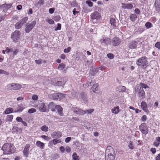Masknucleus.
I'll use <instances>...</instances> for the list:
<instances>
[{"label": "nucleus", "instance_id": "nucleus-1", "mask_svg": "<svg viewBox=\"0 0 160 160\" xmlns=\"http://www.w3.org/2000/svg\"><path fill=\"white\" fill-rule=\"evenodd\" d=\"M2 150L4 154H9L14 152V147L10 143H5L2 147Z\"/></svg>", "mask_w": 160, "mask_h": 160}, {"label": "nucleus", "instance_id": "nucleus-2", "mask_svg": "<svg viewBox=\"0 0 160 160\" xmlns=\"http://www.w3.org/2000/svg\"><path fill=\"white\" fill-rule=\"evenodd\" d=\"M21 33L19 30H15L12 32L11 36V38L12 41L16 43L18 41L21 37Z\"/></svg>", "mask_w": 160, "mask_h": 160}, {"label": "nucleus", "instance_id": "nucleus-3", "mask_svg": "<svg viewBox=\"0 0 160 160\" xmlns=\"http://www.w3.org/2000/svg\"><path fill=\"white\" fill-rule=\"evenodd\" d=\"M28 18L27 17H25L20 20L17 22L15 24V28L17 29H20L23 25L28 20Z\"/></svg>", "mask_w": 160, "mask_h": 160}, {"label": "nucleus", "instance_id": "nucleus-4", "mask_svg": "<svg viewBox=\"0 0 160 160\" xmlns=\"http://www.w3.org/2000/svg\"><path fill=\"white\" fill-rule=\"evenodd\" d=\"M136 63L139 66L143 68L146 67L148 64L146 58L145 57H142L138 58L137 61Z\"/></svg>", "mask_w": 160, "mask_h": 160}, {"label": "nucleus", "instance_id": "nucleus-5", "mask_svg": "<svg viewBox=\"0 0 160 160\" xmlns=\"http://www.w3.org/2000/svg\"><path fill=\"white\" fill-rule=\"evenodd\" d=\"M22 87V85L18 83H12L8 84L7 86V89L8 90H18Z\"/></svg>", "mask_w": 160, "mask_h": 160}, {"label": "nucleus", "instance_id": "nucleus-6", "mask_svg": "<svg viewBox=\"0 0 160 160\" xmlns=\"http://www.w3.org/2000/svg\"><path fill=\"white\" fill-rule=\"evenodd\" d=\"M36 24V22L34 20L30 23H27L25 26V31L26 33H28L33 28Z\"/></svg>", "mask_w": 160, "mask_h": 160}, {"label": "nucleus", "instance_id": "nucleus-7", "mask_svg": "<svg viewBox=\"0 0 160 160\" xmlns=\"http://www.w3.org/2000/svg\"><path fill=\"white\" fill-rule=\"evenodd\" d=\"M139 128L142 134L146 135L148 133L149 130L145 123L141 124L139 126Z\"/></svg>", "mask_w": 160, "mask_h": 160}, {"label": "nucleus", "instance_id": "nucleus-8", "mask_svg": "<svg viewBox=\"0 0 160 160\" xmlns=\"http://www.w3.org/2000/svg\"><path fill=\"white\" fill-rule=\"evenodd\" d=\"M12 4H4L0 6V10L3 12H6L7 10L9 9L12 6Z\"/></svg>", "mask_w": 160, "mask_h": 160}, {"label": "nucleus", "instance_id": "nucleus-9", "mask_svg": "<svg viewBox=\"0 0 160 160\" xmlns=\"http://www.w3.org/2000/svg\"><path fill=\"white\" fill-rule=\"evenodd\" d=\"M72 110L75 113L80 115H83L85 114L84 111L76 107H72Z\"/></svg>", "mask_w": 160, "mask_h": 160}, {"label": "nucleus", "instance_id": "nucleus-10", "mask_svg": "<svg viewBox=\"0 0 160 160\" xmlns=\"http://www.w3.org/2000/svg\"><path fill=\"white\" fill-rule=\"evenodd\" d=\"M121 42L120 39L117 37H115L112 39L111 43L112 44L113 46L115 47L119 45Z\"/></svg>", "mask_w": 160, "mask_h": 160}, {"label": "nucleus", "instance_id": "nucleus-11", "mask_svg": "<svg viewBox=\"0 0 160 160\" xmlns=\"http://www.w3.org/2000/svg\"><path fill=\"white\" fill-rule=\"evenodd\" d=\"M38 108L41 112H47L48 111V109L44 102H42L39 104Z\"/></svg>", "mask_w": 160, "mask_h": 160}, {"label": "nucleus", "instance_id": "nucleus-12", "mask_svg": "<svg viewBox=\"0 0 160 160\" xmlns=\"http://www.w3.org/2000/svg\"><path fill=\"white\" fill-rule=\"evenodd\" d=\"M138 44V42L135 40L131 41L128 44V48L131 49H135Z\"/></svg>", "mask_w": 160, "mask_h": 160}, {"label": "nucleus", "instance_id": "nucleus-13", "mask_svg": "<svg viewBox=\"0 0 160 160\" xmlns=\"http://www.w3.org/2000/svg\"><path fill=\"white\" fill-rule=\"evenodd\" d=\"M90 16L91 19L93 20L99 19L101 17L100 14L97 11L94 12L92 13Z\"/></svg>", "mask_w": 160, "mask_h": 160}, {"label": "nucleus", "instance_id": "nucleus-14", "mask_svg": "<svg viewBox=\"0 0 160 160\" xmlns=\"http://www.w3.org/2000/svg\"><path fill=\"white\" fill-rule=\"evenodd\" d=\"M30 147V145L29 144H27L24 148L23 151V153L24 156L26 157H28V156Z\"/></svg>", "mask_w": 160, "mask_h": 160}, {"label": "nucleus", "instance_id": "nucleus-15", "mask_svg": "<svg viewBox=\"0 0 160 160\" xmlns=\"http://www.w3.org/2000/svg\"><path fill=\"white\" fill-rule=\"evenodd\" d=\"M106 155H112L114 153V151L113 148L111 146L107 147L105 151Z\"/></svg>", "mask_w": 160, "mask_h": 160}, {"label": "nucleus", "instance_id": "nucleus-16", "mask_svg": "<svg viewBox=\"0 0 160 160\" xmlns=\"http://www.w3.org/2000/svg\"><path fill=\"white\" fill-rule=\"evenodd\" d=\"M52 137L53 138H58L62 136V134L61 132H54L51 134Z\"/></svg>", "mask_w": 160, "mask_h": 160}, {"label": "nucleus", "instance_id": "nucleus-17", "mask_svg": "<svg viewBox=\"0 0 160 160\" xmlns=\"http://www.w3.org/2000/svg\"><path fill=\"white\" fill-rule=\"evenodd\" d=\"M53 92H52L51 93L48 95V97L52 99H58V96L57 93H53Z\"/></svg>", "mask_w": 160, "mask_h": 160}, {"label": "nucleus", "instance_id": "nucleus-18", "mask_svg": "<svg viewBox=\"0 0 160 160\" xmlns=\"http://www.w3.org/2000/svg\"><path fill=\"white\" fill-rule=\"evenodd\" d=\"M122 8L123 9H131L133 8V5L131 3H122Z\"/></svg>", "mask_w": 160, "mask_h": 160}, {"label": "nucleus", "instance_id": "nucleus-19", "mask_svg": "<svg viewBox=\"0 0 160 160\" xmlns=\"http://www.w3.org/2000/svg\"><path fill=\"white\" fill-rule=\"evenodd\" d=\"M100 42L101 43H103L106 44H110L111 42L110 38H103L101 39Z\"/></svg>", "mask_w": 160, "mask_h": 160}, {"label": "nucleus", "instance_id": "nucleus-20", "mask_svg": "<svg viewBox=\"0 0 160 160\" xmlns=\"http://www.w3.org/2000/svg\"><path fill=\"white\" fill-rule=\"evenodd\" d=\"M98 83H95L93 86L91 87V91H92L94 92L97 93L98 90Z\"/></svg>", "mask_w": 160, "mask_h": 160}, {"label": "nucleus", "instance_id": "nucleus-21", "mask_svg": "<svg viewBox=\"0 0 160 160\" xmlns=\"http://www.w3.org/2000/svg\"><path fill=\"white\" fill-rule=\"evenodd\" d=\"M57 112L58 114L61 116L63 115V113L62 112V108L59 105H56L55 106Z\"/></svg>", "mask_w": 160, "mask_h": 160}, {"label": "nucleus", "instance_id": "nucleus-22", "mask_svg": "<svg viewBox=\"0 0 160 160\" xmlns=\"http://www.w3.org/2000/svg\"><path fill=\"white\" fill-rule=\"evenodd\" d=\"M111 112L113 114H118L120 112L119 107L117 106L116 107H114L111 109Z\"/></svg>", "mask_w": 160, "mask_h": 160}, {"label": "nucleus", "instance_id": "nucleus-23", "mask_svg": "<svg viewBox=\"0 0 160 160\" xmlns=\"http://www.w3.org/2000/svg\"><path fill=\"white\" fill-rule=\"evenodd\" d=\"M141 108L145 112H147L148 107L147 103L144 101H143L142 102L141 104Z\"/></svg>", "mask_w": 160, "mask_h": 160}, {"label": "nucleus", "instance_id": "nucleus-24", "mask_svg": "<svg viewBox=\"0 0 160 160\" xmlns=\"http://www.w3.org/2000/svg\"><path fill=\"white\" fill-rule=\"evenodd\" d=\"M36 144L37 147L41 149H43L44 148V144L40 141H37L36 142Z\"/></svg>", "mask_w": 160, "mask_h": 160}, {"label": "nucleus", "instance_id": "nucleus-25", "mask_svg": "<svg viewBox=\"0 0 160 160\" xmlns=\"http://www.w3.org/2000/svg\"><path fill=\"white\" fill-rule=\"evenodd\" d=\"M12 131L13 132L21 133L22 132V129L17 127L14 126L12 129Z\"/></svg>", "mask_w": 160, "mask_h": 160}, {"label": "nucleus", "instance_id": "nucleus-26", "mask_svg": "<svg viewBox=\"0 0 160 160\" xmlns=\"http://www.w3.org/2000/svg\"><path fill=\"white\" fill-rule=\"evenodd\" d=\"M138 94L139 96L142 97V98L145 97V92L143 89H140L139 91Z\"/></svg>", "mask_w": 160, "mask_h": 160}, {"label": "nucleus", "instance_id": "nucleus-27", "mask_svg": "<svg viewBox=\"0 0 160 160\" xmlns=\"http://www.w3.org/2000/svg\"><path fill=\"white\" fill-rule=\"evenodd\" d=\"M81 99L84 102H85L87 101V96L85 93L83 92H82L81 93Z\"/></svg>", "mask_w": 160, "mask_h": 160}, {"label": "nucleus", "instance_id": "nucleus-28", "mask_svg": "<svg viewBox=\"0 0 160 160\" xmlns=\"http://www.w3.org/2000/svg\"><path fill=\"white\" fill-rule=\"evenodd\" d=\"M137 18V16L135 14H132L130 15V19L132 22L134 21Z\"/></svg>", "mask_w": 160, "mask_h": 160}, {"label": "nucleus", "instance_id": "nucleus-29", "mask_svg": "<svg viewBox=\"0 0 160 160\" xmlns=\"http://www.w3.org/2000/svg\"><path fill=\"white\" fill-rule=\"evenodd\" d=\"M13 109L11 108H7L4 112V113L6 114L10 113L13 112Z\"/></svg>", "mask_w": 160, "mask_h": 160}, {"label": "nucleus", "instance_id": "nucleus-30", "mask_svg": "<svg viewBox=\"0 0 160 160\" xmlns=\"http://www.w3.org/2000/svg\"><path fill=\"white\" fill-rule=\"evenodd\" d=\"M107 160H114L115 159V154H113L112 155H107Z\"/></svg>", "mask_w": 160, "mask_h": 160}, {"label": "nucleus", "instance_id": "nucleus-31", "mask_svg": "<svg viewBox=\"0 0 160 160\" xmlns=\"http://www.w3.org/2000/svg\"><path fill=\"white\" fill-rule=\"evenodd\" d=\"M110 23L113 26V27H116V20L113 18H110Z\"/></svg>", "mask_w": 160, "mask_h": 160}, {"label": "nucleus", "instance_id": "nucleus-32", "mask_svg": "<svg viewBox=\"0 0 160 160\" xmlns=\"http://www.w3.org/2000/svg\"><path fill=\"white\" fill-rule=\"evenodd\" d=\"M72 158L73 160H79V157L77 155L76 152H74L72 155Z\"/></svg>", "mask_w": 160, "mask_h": 160}, {"label": "nucleus", "instance_id": "nucleus-33", "mask_svg": "<svg viewBox=\"0 0 160 160\" xmlns=\"http://www.w3.org/2000/svg\"><path fill=\"white\" fill-rule=\"evenodd\" d=\"M40 128L42 131L45 132H47L48 130V127L46 125H43Z\"/></svg>", "mask_w": 160, "mask_h": 160}, {"label": "nucleus", "instance_id": "nucleus-34", "mask_svg": "<svg viewBox=\"0 0 160 160\" xmlns=\"http://www.w3.org/2000/svg\"><path fill=\"white\" fill-rule=\"evenodd\" d=\"M140 86V89H143V88H149L148 86L146 84H144L143 83H141Z\"/></svg>", "mask_w": 160, "mask_h": 160}, {"label": "nucleus", "instance_id": "nucleus-35", "mask_svg": "<svg viewBox=\"0 0 160 160\" xmlns=\"http://www.w3.org/2000/svg\"><path fill=\"white\" fill-rule=\"evenodd\" d=\"M13 118V116L12 115H7V121L9 122H12Z\"/></svg>", "mask_w": 160, "mask_h": 160}, {"label": "nucleus", "instance_id": "nucleus-36", "mask_svg": "<svg viewBox=\"0 0 160 160\" xmlns=\"http://www.w3.org/2000/svg\"><path fill=\"white\" fill-rule=\"evenodd\" d=\"M145 26L147 28H149L152 27L153 25L150 22H148L145 23Z\"/></svg>", "mask_w": 160, "mask_h": 160}, {"label": "nucleus", "instance_id": "nucleus-37", "mask_svg": "<svg viewBox=\"0 0 160 160\" xmlns=\"http://www.w3.org/2000/svg\"><path fill=\"white\" fill-rule=\"evenodd\" d=\"M94 82V81L93 82L92 81V80L90 81L89 80L87 82L86 84H84L83 85L85 87H87L91 85V83H93Z\"/></svg>", "mask_w": 160, "mask_h": 160}, {"label": "nucleus", "instance_id": "nucleus-38", "mask_svg": "<svg viewBox=\"0 0 160 160\" xmlns=\"http://www.w3.org/2000/svg\"><path fill=\"white\" fill-rule=\"evenodd\" d=\"M128 147L131 149L132 150L134 149L133 144L132 141H130L129 142Z\"/></svg>", "mask_w": 160, "mask_h": 160}, {"label": "nucleus", "instance_id": "nucleus-39", "mask_svg": "<svg viewBox=\"0 0 160 160\" xmlns=\"http://www.w3.org/2000/svg\"><path fill=\"white\" fill-rule=\"evenodd\" d=\"M94 111V109H90L89 110H86L85 111H84V112H85V113H87L88 114H90L92 112Z\"/></svg>", "mask_w": 160, "mask_h": 160}, {"label": "nucleus", "instance_id": "nucleus-40", "mask_svg": "<svg viewBox=\"0 0 160 160\" xmlns=\"http://www.w3.org/2000/svg\"><path fill=\"white\" fill-rule=\"evenodd\" d=\"M86 3L88 6L91 7H92L93 5V3L89 0L86 1Z\"/></svg>", "mask_w": 160, "mask_h": 160}, {"label": "nucleus", "instance_id": "nucleus-41", "mask_svg": "<svg viewBox=\"0 0 160 160\" xmlns=\"http://www.w3.org/2000/svg\"><path fill=\"white\" fill-rule=\"evenodd\" d=\"M64 84V82L61 81H57L56 84V86H61L63 85Z\"/></svg>", "mask_w": 160, "mask_h": 160}, {"label": "nucleus", "instance_id": "nucleus-42", "mask_svg": "<svg viewBox=\"0 0 160 160\" xmlns=\"http://www.w3.org/2000/svg\"><path fill=\"white\" fill-rule=\"evenodd\" d=\"M52 143L54 145H56V144L58 143H60L61 142V140L60 139H54L52 140Z\"/></svg>", "mask_w": 160, "mask_h": 160}, {"label": "nucleus", "instance_id": "nucleus-43", "mask_svg": "<svg viewBox=\"0 0 160 160\" xmlns=\"http://www.w3.org/2000/svg\"><path fill=\"white\" fill-rule=\"evenodd\" d=\"M61 29V24L60 23H58L57 24V26L55 29V31L60 30Z\"/></svg>", "mask_w": 160, "mask_h": 160}, {"label": "nucleus", "instance_id": "nucleus-44", "mask_svg": "<svg viewBox=\"0 0 160 160\" xmlns=\"http://www.w3.org/2000/svg\"><path fill=\"white\" fill-rule=\"evenodd\" d=\"M36 112V109L34 108H32L29 109L28 110V113H32L34 112Z\"/></svg>", "mask_w": 160, "mask_h": 160}, {"label": "nucleus", "instance_id": "nucleus-45", "mask_svg": "<svg viewBox=\"0 0 160 160\" xmlns=\"http://www.w3.org/2000/svg\"><path fill=\"white\" fill-rule=\"evenodd\" d=\"M46 21L50 24H52L54 23V21L51 19H47Z\"/></svg>", "mask_w": 160, "mask_h": 160}, {"label": "nucleus", "instance_id": "nucleus-46", "mask_svg": "<svg viewBox=\"0 0 160 160\" xmlns=\"http://www.w3.org/2000/svg\"><path fill=\"white\" fill-rule=\"evenodd\" d=\"M65 67V64L63 63H61L59 64L58 68H61L62 69H64Z\"/></svg>", "mask_w": 160, "mask_h": 160}, {"label": "nucleus", "instance_id": "nucleus-47", "mask_svg": "<svg viewBox=\"0 0 160 160\" xmlns=\"http://www.w3.org/2000/svg\"><path fill=\"white\" fill-rule=\"evenodd\" d=\"M32 99L33 100L36 101L38 99V96L37 95L34 94L32 96Z\"/></svg>", "mask_w": 160, "mask_h": 160}, {"label": "nucleus", "instance_id": "nucleus-48", "mask_svg": "<svg viewBox=\"0 0 160 160\" xmlns=\"http://www.w3.org/2000/svg\"><path fill=\"white\" fill-rule=\"evenodd\" d=\"M107 56L108 58L110 59H113L114 57V55L113 54L111 53L107 54Z\"/></svg>", "mask_w": 160, "mask_h": 160}, {"label": "nucleus", "instance_id": "nucleus-49", "mask_svg": "<svg viewBox=\"0 0 160 160\" xmlns=\"http://www.w3.org/2000/svg\"><path fill=\"white\" fill-rule=\"evenodd\" d=\"M57 79L56 78H54L53 79H52L51 81V83L52 85H56V84L57 82Z\"/></svg>", "mask_w": 160, "mask_h": 160}, {"label": "nucleus", "instance_id": "nucleus-50", "mask_svg": "<svg viewBox=\"0 0 160 160\" xmlns=\"http://www.w3.org/2000/svg\"><path fill=\"white\" fill-rule=\"evenodd\" d=\"M12 20L14 22H16L18 19V17L17 15H15L12 18Z\"/></svg>", "mask_w": 160, "mask_h": 160}, {"label": "nucleus", "instance_id": "nucleus-51", "mask_svg": "<svg viewBox=\"0 0 160 160\" xmlns=\"http://www.w3.org/2000/svg\"><path fill=\"white\" fill-rule=\"evenodd\" d=\"M155 47L158 48V49L160 50V42H157L155 44Z\"/></svg>", "mask_w": 160, "mask_h": 160}, {"label": "nucleus", "instance_id": "nucleus-52", "mask_svg": "<svg viewBox=\"0 0 160 160\" xmlns=\"http://www.w3.org/2000/svg\"><path fill=\"white\" fill-rule=\"evenodd\" d=\"M58 93V98H64L65 97V95L62 93Z\"/></svg>", "mask_w": 160, "mask_h": 160}, {"label": "nucleus", "instance_id": "nucleus-53", "mask_svg": "<svg viewBox=\"0 0 160 160\" xmlns=\"http://www.w3.org/2000/svg\"><path fill=\"white\" fill-rule=\"evenodd\" d=\"M54 19L55 21H58L60 20L61 17L59 15H58L55 16Z\"/></svg>", "mask_w": 160, "mask_h": 160}, {"label": "nucleus", "instance_id": "nucleus-54", "mask_svg": "<svg viewBox=\"0 0 160 160\" xmlns=\"http://www.w3.org/2000/svg\"><path fill=\"white\" fill-rule=\"evenodd\" d=\"M71 49L70 47H69L67 48H65L64 50V52L65 53H68L70 52Z\"/></svg>", "mask_w": 160, "mask_h": 160}, {"label": "nucleus", "instance_id": "nucleus-55", "mask_svg": "<svg viewBox=\"0 0 160 160\" xmlns=\"http://www.w3.org/2000/svg\"><path fill=\"white\" fill-rule=\"evenodd\" d=\"M44 0H40L38 1L37 4L38 5L41 6L44 3Z\"/></svg>", "mask_w": 160, "mask_h": 160}, {"label": "nucleus", "instance_id": "nucleus-56", "mask_svg": "<svg viewBox=\"0 0 160 160\" xmlns=\"http://www.w3.org/2000/svg\"><path fill=\"white\" fill-rule=\"evenodd\" d=\"M35 62L37 64H40L42 63V60L41 59L36 60Z\"/></svg>", "mask_w": 160, "mask_h": 160}, {"label": "nucleus", "instance_id": "nucleus-57", "mask_svg": "<svg viewBox=\"0 0 160 160\" xmlns=\"http://www.w3.org/2000/svg\"><path fill=\"white\" fill-rule=\"evenodd\" d=\"M134 12L137 14H139L140 13V12L139 9L137 8H136L134 10Z\"/></svg>", "mask_w": 160, "mask_h": 160}, {"label": "nucleus", "instance_id": "nucleus-58", "mask_svg": "<svg viewBox=\"0 0 160 160\" xmlns=\"http://www.w3.org/2000/svg\"><path fill=\"white\" fill-rule=\"evenodd\" d=\"M147 118V116L145 115H143L141 118L142 121L145 122L146 121Z\"/></svg>", "mask_w": 160, "mask_h": 160}, {"label": "nucleus", "instance_id": "nucleus-59", "mask_svg": "<svg viewBox=\"0 0 160 160\" xmlns=\"http://www.w3.org/2000/svg\"><path fill=\"white\" fill-rule=\"evenodd\" d=\"M55 10V8H50L49 9V12L50 14L53 13Z\"/></svg>", "mask_w": 160, "mask_h": 160}, {"label": "nucleus", "instance_id": "nucleus-60", "mask_svg": "<svg viewBox=\"0 0 160 160\" xmlns=\"http://www.w3.org/2000/svg\"><path fill=\"white\" fill-rule=\"evenodd\" d=\"M16 120L18 122H22V118L20 117H17L16 118Z\"/></svg>", "mask_w": 160, "mask_h": 160}, {"label": "nucleus", "instance_id": "nucleus-61", "mask_svg": "<svg viewBox=\"0 0 160 160\" xmlns=\"http://www.w3.org/2000/svg\"><path fill=\"white\" fill-rule=\"evenodd\" d=\"M119 88H120L121 91H125L126 90V87L125 86H120Z\"/></svg>", "mask_w": 160, "mask_h": 160}, {"label": "nucleus", "instance_id": "nucleus-62", "mask_svg": "<svg viewBox=\"0 0 160 160\" xmlns=\"http://www.w3.org/2000/svg\"><path fill=\"white\" fill-rule=\"evenodd\" d=\"M65 150H66V151L67 152H69L71 151V149H70V148L69 147V146H67L66 147Z\"/></svg>", "mask_w": 160, "mask_h": 160}, {"label": "nucleus", "instance_id": "nucleus-63", "mask_svg": "<svg viewBox=\"0 0 160 160\" xmlns=\"http://www.w3.org/2000/svg\"><path fill=\"white\" fill-rule=\"evenodd\" d=\"M71 140V138L70 137L67 138L65 140V142H68Z\"/></svg>", "mask_w": 160, "mask_h": 160}, {"label": "nucleus", "instance_id": "nucleus-64", "mask_svg": "<svg viewBox=\"0 0 160 160\" xmlns=\"http://www.w3.org/2000/svg\"><path fill=\"white\" fill-rule=\"evenodd\" d=\"M54 106V104L52 102H51L48 105V107L49 108H52Z\"/></svg>", "mask_w": 160, "mask_h": 160}]
</instances>
